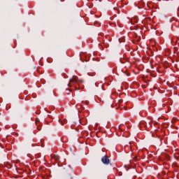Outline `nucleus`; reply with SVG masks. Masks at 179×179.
I'll return each instance as SVG.
<instances>
[{
	"instance_id": "obj_5",
	"label": "nucleus",
	"mask_w": 179,
	"mask_h": 179,
	"mask_svg": "<svg viewBox=\"0 0 179 179\" xmlns=\"http://www.w3.org/2000/svg\"><path fill=\"white\" fill-rule=\"evenodd\" d=\"M135 20V19H131V22H134Z\"/></svg>"
},
{
	"instance_id": "obj_4",
	"label": "nucleus",
	"mask_w": 179,
	"mask_h": 179,
	"mask_svg": "<svg viewBox=\"0 0 179 179\" xmlns=\"http://www.w3.org/2000/svg\"><path fill=\"white\" fill-rule=\"evenodd\" d=\"M176 26L177 27H179V22H177L176 23Z\"/></svg>"
},
{
	"instance_id": "obj_9",
	"label": "nucleus",
	"mask_w": 179,
	"mask_h": 179,
	"mask_svg": "<svg viewBox=\"0 0 179 179\" xmlns=\"http://www.w3.org/2000/svg\"><path fill=\"white\" fill-rule=\"evenodd\" d=\"M95 86H96V83H94Z\"/></svg>"
},
{
	"instance_id": "obj_7",
	"label": "nucleus",
	"mask_w": 179,
	"mask_h": 179,
	"mask_svg": "<svg viewBox=\"0 0 179 179\" xmlns=\"http://www.w3.org/2000/svg\"><path fill=\"white\" fill-rule=\"evenodd\" d=\"M80 83H83V80H81Z\"/></svg>"
},
{
	"instance_id": "obj_3",
	"label": "nucleus",
	"mask_w": 179,
	"mask_h": 179,
	"mask_svg": "<svg viewBox=\"0 0 179 179\" xmlns=\"http://www.w3.org/2000/svg\"><path fill=\"white\" fill-rule=\"evenodd\" d=\"M120 61L121 64H125L126 62H128V59H120Z\"/></svg>"
},
{
	"instance_id": "obj_1",
	"label": "nucleus",
	"mask_w": 179,
	"mask_h": 179,
	"mask_svg": "<svg viewBox=\"0 0 179 179\" xmlns=\"http://www.w3.org/2000/svg\"><path fill=\"white\" fill-rule=\"evenodd\" d=\"M79 85V82L78 81L77 76H73L72 78L70 79V82L68 84V87H71V86H75V85Z\"/></svg>"
},
{
	"instance_id": "obj_6",
	"label": "nucleus",
	"mask_w": 179,
	"mask_h": 179,
	"mask_svg": "<svg viewBox=\"0 0 179 179\" xmlns=\"http://www.w3.org/2000/svg\"><path fill=\"white\" fill-rule=\"evenodd\" d=\"M61 124H62V125H64V123H63L62 122H61Z\"/></svg>"
},
{
	"instance_id": "obj_2",
	"label": "nucleus",
	"mask_w": 179,
	"mask_h": 179,
	"mask_svg": "<svg viewBox=\"0 0 179 179\" xmlns=\"http://www.w3.org/2000/svg\"><path fill=\"white\" fill-rule=\"evenodd\" d=\"M101 162L103 164L108 165V164L110 163V159H108V157H107V155H105L101 158Z\"/></svg>"
},
{
	"instance_id": "obj_8",
	"label": "nucleus",
	"mask_w": 179,
	"mask_h": 179,
	"mask_svg": "<svg viewBox=\"0 0 179 179\" xmlns=\"http://www.w3.org/2000/svg\"><path fill=\"white\" fill-rule=\"evenodd\" d=\"M59 122H61V120H59Z\"/></svg>"
}]
</instances>
